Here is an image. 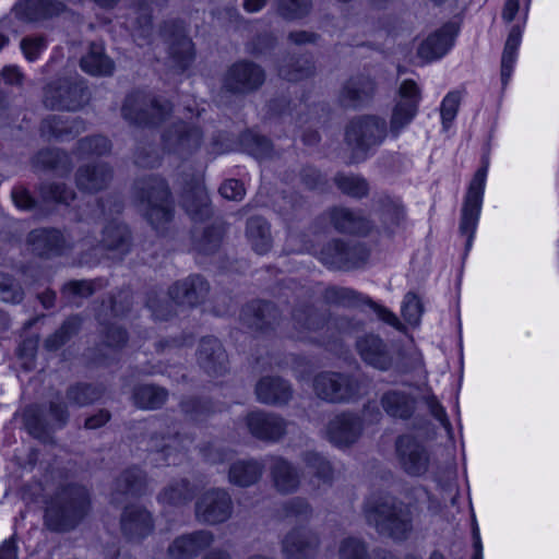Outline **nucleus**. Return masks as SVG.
<instances>
[{
	"mask_svg": "<svg viewBox=\"0 0 559 559\" xmlns=\"http://www.w3.org/2000/svg\"><path fill=\"white\" fill-rule=\"evenodd\" d=\"M144 106H147L146 97L140 93L132 94L124 100L122 115L133 123L155 124L164 119L169 109L167 103L162 104L158 100L150 102V112Z\"/></svg>",
	"mask_w": 559,
	"mask_h": 559,
	"instance_id": "obj_10",
	"label": "nucleus"
},
{
	"mask_svg": "<svg viewBox=\"0 0 559 559\" xmlns=\"http://www.w3.org/2000/svg\"><path fill=\"white\" fill-rule=\"evenodd\" d=\"M108 346H120L127 337L126 332L119 326H110L106 335Z\"/></svg>",
	"mask_w": 559,
	"mask_h": 559,
	"instance_id": "obj_61",
	"label": "nucleus"
},
{
	"mask_svg": "<svg viewBox=\"0 0 559 559\" xmlns=\"http://www.w3.org/2000/svg\"><path fill=\"white\" fill-rule=\"evenodd\" d=\"M109 150V141L100 135L83 139L79 143V153L82 156L103 155Z\"/></svg>",
	"mask_w": 559,
	"mask_h": 559,
	"instance_id": "obj_44",
	"label": "nucleus"
},
{
	"mask_svg": "<svg viewBox=\"0 0 559 559\" xmlns=\"http://www.w3.org/2000/svg\"><path fill=\"white\" fill-rule=\"evenodd\" d=\"M214 540L209 531H198L182 535L169 546L168 554L171 559H191L207 548Z\"/></svg>",
	"mask_w": 559,
	"mask_h": 559,
	"instance_id": "obj_14",
	"label": "nucleus"
},
{
	"mask_svg": "<svg viewBox=\"0 0 559 559\" xmlns=\"http://www.w3.org/2000/svg\"><path fill=\"white\" fill-rule=\"evenodd\" d=\"M219 193L227 200H241L245 195L243 185L236 179L226 180L219 188Z\"/></svg>",
	"mask_w": 559,
	"mask_h": 559,
	"instance_id": "obj_55",
	"label": "nucleus"
},
{
	"mask_svg": "<svg viewBox=\"0 0 559 559\" xmlns=\"http://www.w3.org/2000/svg\"><path fill=\"white\" fill-rule=\"evenodd\" d=\"M357 348L361 358L374 368L385 370L390 366V359L379 337L368 335L358 341Z\"/></svg>",
	"mask_w": 559,
	"mask_h": 559,
	"instance_id": "obj_27",
	"label": "nucleus"
},
{
	"mask_svg": "<svg viewBox=\"0 0 559 559\" xmlns=\"http://www.w3.org/2000/svg\"><path fill=\"white\" fill-rule=\"evenodd\" d=\"M165 146L177 154L185 155L195 151L201 143V133L197 128H188L186 123H179L175 130L168 131L163 136Z\"/></svg>",
	"mask_w": 559,
	"mask_h": 559,
	"instance_id": "obj_17",
	"label": "nucleus"
},
{
	"mask_svg": "<svg viewBox=\"0 0 559 559\" xmlns=\"http://www.w3.org/2000/svg\"><path fill=\"white\" fill-rule=\"evenodd\" d=\"M254 147L252 148V154L257 158H265L271 153V143L266 138L263 136H254Z\"/></svg>",
	"mask_w": 559,
	"mask_h": 559,
	"instance_id": "obj_60",
	"label": "nucleus"
},
{
	"mask_svg": "<svg viewBox=\"0 0 559 559\" xmlns=\"http://www.w3.org/2000/svg\"><path fill=\"white\" fill-rule=\"evenodd\" d=\"M0 559H17V548L12 539L4 540L0 546Z\"/></svg>",
	"mask_w": 559,
	"mask_h": 559,
	"instance_id": "obj_64",
	"label": "nucleus"
},
{
	"mask_svg": "<svg viewBox=\"0 0 559 559\" xmlns=\"http://www.w3.org/2000/svg\"><path fill=\"white\" fill-rule=\"evenodd\" d=\"M110 178L111 173L109 168L98 164L93 167L85 166L80 168L76 182L80 189L93 192L105 187Z\"/></svg>",
	"mask_w": 559,
	"mask_h": 559,
	"instance_id": "obj_30",
	"label": "nucleus"
},
{
	"mask_svg": "<svg viewBox=\"0 0 559 559\" xmlns=\"http://www.w3.org/2000/svg\"><path fill=\"white\" fill-rule=\"evenodd\" d=\"M357 248L346 246L341 241L329 243L320 253L321 261L330 267L347 269L357 264Z\"/></svg>",
	"mask_w": 559,
	"mask_h": 559,
	"instance_id": "obj_25",
	"label": "nucleus"
},
{
	"mask_svg": "<svg viewBox=\"0 0 559 559\" xmlns=\"http://www.w3.org/2000/svg\"><path fill=\"white\" fill-rule=\"evenodd\" d=\"M257 397L265 404H282L292 396L289 385L280 378H262L255 388Z\"/></svg>",
	"mask_w": 559,
	"mask_h": 559,
	"instance_id": "obj_24",
	"label": "nucleus"
},
{
	"mask_svg": "<svg viewBox=\"0 0 559 559\" xmlns=\"http://www.w3.org/2000/svg\"><path fill=\"white\" fill-rule=\"evenodd\" d=\"M134 403L141 408H157L166 400V392L154 385H141L133 395Z\"/></svg>",
	"mask_w": 559,
	"mask_h": 559,
	"instance_id": "obj_40",
	"label": "nucleus"
},
{
	"mask_svg": "<svg viewBox=\"0 0 559 559\" xmlns=\"http://www.w3.org/2000/svg\"><path fill=\"white\" fill-rule=\"evenodd\" d=\"M12 199L16 207L21 210H29L34 205V200L28 191L24 188H15L12 191Z\"/></svg>",
	"mask_w": 559,
	"mask_h": 559,
	"instance_id": "obj_58",
	"label": "nucleus"
},
{
	"mask_svg": "<svg viewBox=\"0 0 559 559\" xmlns=\"http://www.w3.org/2000/svg\"><path fill=\"white\" fill-rule=\"evenodd\" d=\"M460 103L461 94L459 92H450L444 96L440 107V116L444 130H448L455 119Z\"/></svg>",
	"mask_w": 559,
	"mask_h": 559,
	"instance_id": "obj_43",
	"label": "nucleus"
},
{
	"mask_svg": "<svg viewBox=\"0 0 559 559\" xmlns=\"http://www.w3.org/2000/svg\"><path fill=\"white\" fill-rule=\"evenodd\" d=\"M210 200L205 188L198 183L183 197V206L192 219H203L210 214Z\"/></svg>",
	"mask_w": 559,
	"mask_h": 559,
	"instance_id": "obj_32",
	"label": "nucleus"
},
{
	"mask_svg": "<svg viewBox=\"0 0 559 559\" xmlns=\"http://www.w3.org/2000/svg\"><path fill=\"white\" fill-rule=\"evenodd\" d=\"M368 87L365 90H359V88H356V87H352L350 85L346 86L345 87V95L346 97L348 98V100L353 104L357 103V102H361L364 99V97L368 96L371 91H372V87H371V84H367Z\"/></svg>",
	"mask_w": 559,
	"mask_h": 559,
	"instance_id": "obj_62",
	"label": "nucleus"
},
{
	"mask_svg": "<svg viewBox=\"0 0 559 559\" xmlns=\"http://www.w3.org/2000/svg\"><path fill=\"white\" fill-rule=\"evenodd\" d=\"M231 514V499L224 490L206 491L197 502L195 515L200 522L217 524Z\"/></svg>",
	"mask_w": 559,
	"mask_h": 559,
	"instance_id": "obj_11",
	"label": "nucleus"
},
{
	"mask_svg": "<svg viewBox=\"0 0 559 559\" xmlns=\"http://www.w3.org/2000/svg\"><path fill=\"white\" fill-rule=\"evenodd\" d=\"M44 197L60 203H68L74 198L72 191H69L64 186L56 185L49 186L44 189Z\"/></svg>",
	"mask_w": 559,
	"mask_h": 559,
	"instance_id": "obj_56",
	"label": "nucleus"
},
{
	"mask_svg": "<svg viewBox=\"0 0 559 559\" xmlns=\"http://www.w3.org/2000/svg\"><path fill=\"white\" fill-rule=\"evenodd\" d=\"M310 8L309 0H280V10L285 17L296 19L305 15Z\"/></svg>",
	"mask_w": 559,
	"mask_h": 559,
	"instance_id": "obj_49",
	"label": "nucleus"
},
{
	"mask_svg": "<svg viewBox=\"0 0 559 559\" xmlns=\"http://www.w3.org/2000/svg\"><path fill=\"white\" fill-rule=\"evenodd\" d=\"M385 134V123L374 117L359 118L346 130V141L354 153V162L366 158L368 151L379 145Z\"/></svg>",
	"mask_w": 559,
	"mask_h": 559,
	"instance_id": "obj_5",
	"label": "nucleus"
},
{
	"mask_svg": "<svg viewBox=\"0 0 559 559\" xmlns=\"http://www.w3.org/2000/svg\"><path fill=\"white\" fill-rule=\"evenodd\" d=\"M272 310L273 307L271 304L259 301L248 307L245 310V316H247L249 311H253L254 318L252 321H249V323L257 329H263L266 316H269Z\"/></svg>",
	"mask_w": 559,
	"mask_h": 559,
	"instance_id": "obj_53",
	"label": "nucleus"
},
{
	"mask_svg": "<svg viewBox=\"0 0 559 559\" xmlns=\"http://www.w3.org/2000/svg\"><path fill=\"white\" fill-rule=\"evenodd\" d=\"M417 92V84L415 81L406 80L400 87L401 102L397 104L393 111L391 128L393 132H397L406 126L415 116V102L414 98Z\"/></svg>",
	"mask_w": 559,
	"mask_h": 559,
	"instance_id": "obj_20",
	"label": "nucleus"
},
{
	"mask_svg": "<svg viewBox=\"0 0 559 559\" xmlns=\"http://www.w3.org/2000/svg\"><path fill=\"white\" fill-rule=\"evenodd\" d=\"M226 353L217 338L205 337L201 341L198 353V361L207 373H222L226 369Z\"/></svg>",
	"mask_w": 559,
	"mask_h": 559,
	"instance_id": "obj_21",
	"label": "nucleus"
},
{
	"mask_svg": "<svg viewBox=\"0 0 559 559\" xmlns=\"http://www.w3.org/2000/svg\"><path fill=\"white\" fill-rule=\"evenodd\" d=\"M395 453L401 468L408 475H417L419 471V439L416 428L397 437Z\"/></svg>",
	"mask_w": 559,
	"mask_h": 559,
	"instance_id": "obj_13",
	"label": "nucleus"
},
{
	"mask_svg": "<svg viewBox=\"0 0 559 559\" xmlns=\"http://www.w3.org/2000/svg\"><path fill=\"white\" fill-rule=\"evenodd\" d=\"M311 510L309 506L301 499H294L285 506L286 518L308 519Z\"/></svg>",
	"mask_w": 559,
	"mask_h": 559,
	"instance_id": "obj_57",
	"label": "nucleus"
},
{
	"mask_svg": "<svg viewBox=\"0 0 559 559\" xmlns=\"http://www.w3.org/2000/svg\"><path fill=\"white\" fill-rule=\"evenodd\" d=\"M144 483L145 479L142 472L139 468H133L122 475L118 486L121 487L126 493L135 495L142 490Z\"/></svg>",
	"mask_w": 559,
	"mask_h": 559,
	"instance_id": "obj_45",
	"label": "nucleus"
},
{
	"mask_svg": "<svg viewBox=\"0 0 559 559\" xmlns=\"http://www.w3.org/2000/svg\"><path fill=\"white\" fill-rule=\"evenodd\" d=\"M338 189L350 197L361 198L368 192V185L365 179L353 175H338L335 177Z\"/></svg>",
	"mask_w": 559,
	"mask_h": 559,
	"instance_id": "obj_42",
	"label": "nucleus"
},
{
	"mask_svg": "<svg viewBox=\"0 0 559 559\" xmlns=\"http://www.w3.org/2000/svg\"><path fill=\"white\" fill-rule=\"evenodd\" d=\"M331 221L336 229L344 233L364 234L368 230V222L344 207L331 211Z\"/></svg>",
	"mask_w": 559,
	"mask_h": 559,
	"instance_id": "obj_33",
	"label": "nucleus"
},
{
	"mask_svg": "<svg viewBox=\"0 0 559 559\" xmlns=\"http://www.w3.org/2000/svg\"><path fill=\"white\" fill-rule=\"evenodd\" d=\"M247 425L250 432L262 440H276L285 431V424L281 418L262 412L250 413Z\"/></svg>",
	"mask_w": 559,
	"mask_h": 559,
	"instance_id": "obj_19",
	"label": "nucleus"
},
{
	"mask_svg": "<svg viewBox=\"0 0 559 559\" xmlns=\"http://www.w3.org/2000/svg\"><path fill=\"white\" fill-rule=\"evenodd\" d=\"M403 318L412 325L419 323V298L414 293H408L402 305Z\"/></svg>",
	"mask_w": 559,
	"mask_h": 559,
	"instance_id": "obj_52",
	"label": "nucleus"
},
{
	"mask_svg": "<svg viewBox=\"0 0 559 559\" xmlns=\"http://www.w3.org/2000/svg\"><path fill=\"white\" fill-rule=\"evenodd\" d=\"M28 240L33 246V250L39 255L60 253L63 246L62 235L55 229L33 230L28 236Z\"/></svg>",
	"mask_w": 559,
	"mask_h": 559,
	"instance_id": "obj_28",
	"label": "nucleus"
},
{
	"mask_svg": "<svg viewBox=\"0 0 559 559\" xmlns=\"http://www.w3.org/2000/svg\"><path fill=\"white\" fill-rule=\"evenodd\" d=\"M318 540L298 531L288 534L283 542V551L287 559H309L316 552Z\"/></svg>",
	"mask_w": 559,
	"mask_h": 559,
	"instance_id": "obj_26",
	"label": "nucleus"
},
{
	"mask_svg": "<svg viewBox=\"0 0 559 559\" xmlns=\"http://www.w3.org/2000/svg\"><path fill=\"white\" fill-rule=\"evenodd\" d=\"M80 320L79 318H70L67 320L63 325L60 328L58 332H56L52 336H50L46 341V346L49 349H56L61 344L64 343L66 338L73 332L79 329Z\"/></svg>",
	"mask_w": 559,
	"mask_h": 559,
	"instance_id": "obj_48",
	"label": "nucleus"
},
{
	"mask_svg": "<svg viewBox=\"0 0 559 559\" xmlns=\"http://www.w3.org/2000/svg\"><path fill=\"white\" fill-rule=\"evenodd\" d=\"M421 443L448 447L453 444V430L445 408L439 402L431 381L421 384Z\"/></svg>",
	"mask_w": 559,
	"mask_h": 559,
	"instance_id": "obj_1",
	"label": "nucleus"
},
{
	"mask_svg": "<svg viewBox=\"0 0 559 559\" xmlns=\"http://www.w3.org/2000/svg\"><path fill=\"white\" fill-rule=\"evenodd\" d=\"M61 158H67V156H61L58 152L55 151H46L38 154V159L51 168H58Z\"/></svg>",
	"mask_w": 559,
	"mask_h": 559,
	"instance_id": "obj_63",
	"label": "nucleus"
},
{
	"mask_svg": "<svg viewBox=\"0 0 559 559\" xmlns=\"http://www.w3.org/2000/svg\"><path fill=\"white\" fill-rule=\"evenodd\" d=\"M272 475L276 488L282 492L295 490L299 484L298 477L292 466L282 459L274 460Z\"/></svg>",
	"mask_w": 559,
	"mask_h": 559,
	"instance_id": "obj_38",
	"label": "nucleus"
},
{
	"mask_svg": "<svg viewBox=\"0 0 559 559\" xmlns=\"http://www.w3.org/2000/svg\"><path fill=\"white\" fill-rule=\"evenodd\" d=\"M416 388L389 391L381 399L382 407L388 415L406 419L416 409Z\"/></svg>",
	"mask_w": 559,
	"mask_h": 559,
	"instance_id": "obj_15",
	"label": "nucleus"
},
{
	"mask_svg": "<svg viewBox=\"0 0 559 559\" xmlns=\"http://www.w3.org/2000/svg\"><path fill=\"white\" fill-rule=\"evenodd\" d=\"M207 292V283L201 276H193L174 285L170 296L177 304L193 306L201 302Z\"/></svg>",
	"mask_w": 559,
	"mask_h": 559,
	"instance_id": "obj_23",
	"label": "nucleus"
},
{
	"mask_svg": "<svg viewBox=\"0 0 559 559\" xmlns=\"http://www.w3.org/2000/svg\"><path fill=\"white\" fill-rule=\"evenodd\" d=\"M305 461L309 473H313L324 484L330 480L331 466L324 457L317 453H309L306 455Z\"/></svg>",
	"mask_w": 559,
	"mask_h": 559,
	"instance_id": "obj_46",
	"label": "nucleus"
},
{
	"mask_svg": "<svg viewBox=\"0 0 559 559\" xmlns=\"http://www.w3.org/2000/svg\"><path fill=\"white\" fill-rule=\"evenodd\" d=\"M141 211L150 224L158 229L173 217V203L168 188L163 179H150L142 188Z\"/></svg>",
	"mask_w": 559,
	"mask_h": 559,
	"instance_id": "obj_4",
	"label": "nucleus"
},
{
	"mask_svg": "<svg viewBox=\"0 0 559 559\" xmlns=\"http://www.w3.org/2000/svg\"><path fill=\"white\" fill-rule=\"evenodd\" d=\"M366 518L381 534H388L395 539L405 538L412 528L408 509L397 507L389 497L368 501Z\"/></svg>",
	"mask_w": 559,
	"mask_h": 559,
	"instance_id": "obj_3",
	"label": "nucleus"
},
{
	"mask_svg": "<svg viewBox=\"0 0 559 559\" xmlns=\"http://www.w3.org/2000/svg\"><path fill=\"white\" fill-rule=\"evenodd\" d=\"M98 397L96 390L90 385H78L68 392V400L75 405L92 403Z\"/></svg>",
	"mask_w": 559,
	"mask_h": 559,
	"instance_id": "obj_50",
	"label": "nucleus"
},
{
	"mask_svg": "<svg viewBox=\"0 0 559 559\" xmlns=\"http://www.w3.org/2000/svg\"><path fill=\"white\" fill-rule=\"evenodd\" d=\"M247 237L253 250L263 254L271 248V235L267 223L261 217H251L247 224Z\"/></svg>",
	"mask_w": 559,
	"mask_h": 559,
	"instance_id": "obj_34",
	"label": "nucleus"
},
{
	"mask_svg": "<svg viewBox=\"0 0 559 559\" xmlns=\"http://www.w3.org/2000/svg\"><path fill=\"white\" fill-rule=\"evenodd\" d=\"M522 33L519 26H513L507 38L502 59H501V80L506 84L511 78L513 72V66L516 60V53L521 44Z\"/></svg>",
	"mask_w": 559,
	"mask_h": 559,
	"instance_id": "obj_37",
	"label": "nucleus"
},
{
	"mask_svg": "<svg viewBox=\"0 0 559 559\" xmlns=\"http://www.w3.org/2000/svg\"><path fill=\"white\" fill-rule=\"evenodd\" d=\"M63 9L57 0H23L14 7V13L20 20L33 22L57 15Z\"/></svg>",
	"mask_w": 559,
	"mask_h": 559,
	"instance_id": "obj_18",
	"label": "nucleus"
},
{
	"mask_svg": "<svg viewBox=\"0 0 559 559\" xmlns=\"http://www.w3.org/2000/svg\"><path fill=\"white\" fill-rule=\"evenodd\" d=\"M64 289L74 295L90 296L93 293V283L88 281H74L69 283Z\"/></svg>",
	"mask_w": 559,
	"mask_h": 559,
	"instance_id": "obj_59",
	"label": "nucleus"
},
{
	"mask_svg": "<svg viewBox=\"0 0 559 559\" xmlns=\"http://www.w3.org/2000/svg\"><path fill=\"white\" fill-rule=\"evenodd\" d=\"M88 509V495L85 488L70 486L62 490L56 501L46 509V525L53 531H67L73 527Z\"/></svg>",
	"mask_w": 559,
	"mask_h": 559,
	"instance_id": "obj_2",
	"label": "nucleus"
},
{
	"mask_svg": "<svg viewBox=\"0 0 559 559\" xmlns=\"http://www.w3.org/2000/svg\"><path fill=\"white\" fill-rule=\"evenodd\" d=\"M192 488L185 479L170 485L160 495L159 501L168 506H181L192 498Z\"/></svg>",
	"mask_w": 559,
	"mask_h": 559,
	"instance_id": "obj_41",
	"label": "nucleus"
},
{
	"mask_svg": "<svg viewBox=\"0 0 559 559\" xmlns=\"http://www.w3.org/2000/svg\"><path fill=\"white\" fill-rule=\"evenodd\" d=\"M47 48V41L41 36H29L21 41V49L28 61H35Z\"/></svg>",
	"mask_w": 559,
	"mask_h": 559,
	"instance_id": "obj_47",
	"label": "nucleus"
},
{
	"mask_svg": "<svg viewBox=\"0 0 559 559\" xmlns=\"http://www.w3.org/2000/svg\"><path fill=\"white\" fill-rule=\"evenodd\" d=\"M264 81V72L255 64L239 62L234 64L225 79V86L235 92L257 88Z\"/></svg>",
	"mask_w": 559,
	"mask_h": 559,
	"instance_id": "obj_12",
	"label": "nucleus"
},
{
	"mask_svg": "<svg viewBox=\"0 0 559 559\" xmlns=\"http://www.w3.org/2000/svg\"><path fill=\"white\" fill-rule=\"evenodd\" d=\"M170 57L181 70H185L192 61L193 44L181 28L171 34Z\"/></svg>",
	"mask_w": 559,
	"mask_h": 559,
	"instance_id": "obj_35",
	"label": "nucleus"
},
{
	"mask_svg": "<svg viewBox=\"0 0 559 559\" xmlns=\"http://www.w3.org/2000/svg\"><path fill=\"white\" fill-rule=\"evenodd\" d=\"M81 68L92 75H109L114 71V63L105 56L103 45L92 44L88 52L81 59Z\"/></svg>",
	"mask_w": 559,
	"mask_h": 559,
	"instance_id": "obj_29",
	"label": "nucleus"
},
{
	"mask_svg": "<svg viewBox=\"0 0 559 559\" xmlns=\"http://www.w3.org/2000/svg\"><path fill=\"white\" fill-rule=\"evenodd\" d=\"M313 386L317 395L329 402L352 401L362 393L358 381L334 372L319 374Z\"/></svg>",
	"mask_w": 559,
	"mask_h": 559,
	"instance_id": "obj_7",
	"label": "nucleus"
},
{
	"mask_svg": "<svg viewBox=\"0 0 559 559\" xmlns=\"http://www.w3.org/2000/svg\"><path fill=\"white\" fill-rule=\"evenodd\" d=\"M487 173L488 164H484L483 167L475 173L462 207L460 230L462 235L467 237V247L472 243L479 221Z\"/></svg>",
	"mask_w": 559,
	"mask_h": 559,
	"instance_id": "obj_6",
	"label": "nucleus"
},
{
	"mask_svg": "<svg viewBox=\"0 0 559 559\" xmlns=\"http://www.w3.org/2000/svg\"><path fill=\"white\" fill-rule=\"evenodd\" d=\"M340 559H367L364 544L356 538L345 539L340 548Z\"/></svg>",
	"mask_w": 559,
	"mask_h": 559,
	"instance_id": "obj_51",
	"label": "nucleus"
},
{
	"mask_svg": "<svg viewBox=\"0 0 559 559\" xmlns=\"http://www.w3.org/2000/svg\"><path fill=\"white\" fill-rule=\"evenodd\" d=\"M86 98L84 86L81 83H70L69 81L49 84L44 95L47 107L62 110H76Z\"/></svg>",
	"mask_w": 559,
	"mask_h": 559,
	"instance_id": "obj_9",
	"label": "nucleus"
},
{
	"mask_svg": "<svg viewBox=\"0 0 559 559\" xmlns=\"http://www.w3.org/2000/svg\"><path fill=\"white\" fill-rule=\"evenodd\" d=\"M151 514L139 507L127 508L121 519L123 534L130 539H141L152 531Z\"/></svg>",
	"mask_w": 559,
	"mask_h": 559,
	"instance_id": "obj_22",
	"label": "nucleus"
},
{
	"mask_svg": "<svg viewBox=\"0 0 559 559\" xmlns=\"http://www.w3.org/2000/svg\"><path fill=\"white\" fill-rule=\"evenodd\" d=\"M83 130V124L79 121L70 122L61 116H50L43 121L41 131L45 135L53 136L59 140H67L68 135L79 133Z\"/></svg>",
	"mask_w": 559,
	"mask_h": 559,
	"instance_id": "obj_36",
	"label": "nucleus"
},
{
	"mask_svg": "<svg viewBox=\"0 0 559 559\" xmlns=\"http://www.w3.org/2000/svg\"><path fill=\"white\" fill-rule=\"evenodd\" d=\"M360 431L361 425L358 418L348 414H341L330 420L326 436L335 445L346 447L358 439Z\"/></svg>",
	"mask_w": 559,
	"mask_h": 559,
	"instance_id": "obj_16",
	"label": "nucleus"
},
{
	"mask_svg": "<svg viewBox=\"0 0 559 559\" xmlns=\"http://www.w3.org/2000/svg\"><path fill=\"white\" fill-rule=\"evenodd\" d=\"M103 242L108 249L124 253L129 242V231L127 227L117 222L110 223L104 230Z\"/></svg>",
	"mask_w": 559,
	"mask_h": 559,
	"instance_id": "obj_39",
	"label": "nucleus"
},
{
	"mask_svg": "<svg viewBox=\"0 0 559 559\" xmlns=\"http://www.w3.org/2000/svg\"><path fill=\"white\" fill-rule=\"evenodd\" d=\"M23 298V293L20 288L15 287L9 278L2 276L0 281V299L4 302H20Z\"/></svg>",
	"mask_w": 559,
	"mask_h": 559,
	"instance_id": "obj_54",
	"label": "nucleus"
},
{
	"mask_svg": "<svg viewBox=\"0 0 559 559\" xmlns=\"http://www.w3.org/2000/svg\"><path fill=\"white\" fill-rule=\"evenodd\" d=\"M459 27L449 22L430 32L421 41V64L432 63L445 57L454 46Z\"/></svg>",
	"mask_w": 559,
	"mask_h": 559,
	"instance_id": "obj_8",
	"label": "nucleus"
},
{
	"mask_svg": "<svg viewBox=\"0 0 559 559\" xmlns=\"http://www.w3.org/2000/svg\"><path fill=\"white\" fill-rule=\"evenodd\" d=\"M262 469L257 461H238L229 468V481L241 487L250 486L261 477Z\"/></svg>",
	"mask_w": 559,
	"mask_h": 559,
	"instance_id": "obj_31",
	"label": "nucleus"
}]
</instances>
